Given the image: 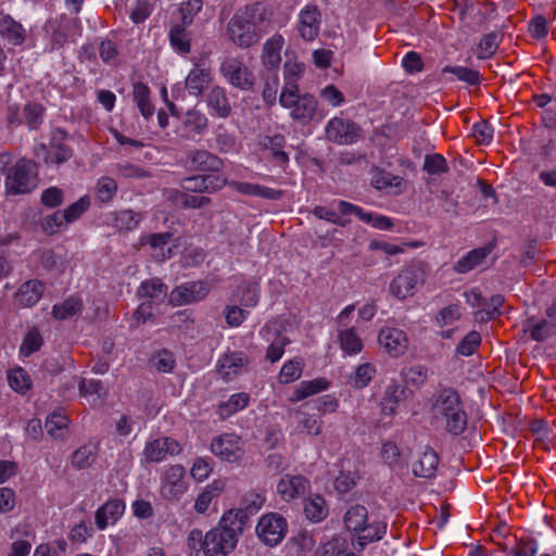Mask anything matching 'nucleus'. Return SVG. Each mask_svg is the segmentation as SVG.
Instances as JSON below:
<instances>
[{
	"label": "nucleus",
	"instance_id": "8",
	"mask_svg": "<svg viewBox=\"0 0 556 556\" xmlns=\"http://www.w3.org/2000/svg\"><path fill=\"white\" fill-rule=\"evenodd\" d=\"M295 30L300 38L306 42L314 41L321 27V11L316 4L307 3L298 13Z\"/></svg>",
	"mask_w": 556,
	"mask_h": 556
},
{
	"label": "nucleus",
	"instance_id": "24",
	"mask_svg": "<svg viewBox=\"0 0 556 556\" xmlns=\"http://www.w3.org/2000/svg\"><path fill=\"white\" fill-rule=\"evenodd\" d=\"M45 285L38 279L25 281L14 294V302L21 307H33L42 298Z\"/></svg>",
	"mask_w": 556,
	"mask_h": 556
},
{
	"label": "nucleus",
	"instance_id": "12",
	"mask_svg": "<svg viewBox=\"0 0 556 556\" xmlns=\"http://www.w3.org/2000/svg\"><path fill=\"white\" fill-rule=\"evenodd\" d=\"M378 343L393 358L403 356L408 349L407 334L395 327L381 328L378 333Z\"/></svg>",
	"mask_w": 556,
	"mask_h": 556
},
{
	"label": "nucleus",
	"instance_id": "13",
	"mask_svg": "<svg viewBox=\"0 0 556 556\" xmlns=\"http://www.w3.org/2000/svg\"><path fill=\"white\" fill-rule=\"evenodd\" d=\"M338 207L343 215H355L359 220L375 229L389 230L393 227L392 218L382 214L366 212L361 206H357L348 201H339Z\"/></svg>",
	"mask_w": 556,
	"mask_h": 556
},
{
	"label": "nucleus",
	"instance_id": "58",
	"mask_svg": "<svg viewBox=\"0 0 556 556\" xmlns=\"http://www.w3.org/2000/svg\"><path fill=\"white\" fill-rule=\"evenodd\" d=\"M481 337L477 331H470L456 346V353L462 356H471L480 345Z\"/></svg>",
	"mask_w": 556,
	"mask_h": 556
},
{
	"label": "nucleus",
	"instance_id": "42",
	"mask_svg": "<svg viewBox=\"0 0 556 556\" xmlns=\"http://www.w3.org/2000/svg\"><path fill=\"white\" fill-rule=\"evenodd\" d=\"M134 101L144 119H149L154 115V106L150 101V89L142 83L134 85Z\"/></svg>",
	"mask_w": 556,
	"mask_h": 556
},
{
	"label": "nucleus",
	"instance_id": "48",
	"mask_svg": "<svg viewBox=\"0 0 556 556\" xmlns=\"http://www.w3.org/2000/svg\"><path fill=\"white\" fill-rule=\"evenodd\" d=\"M367 518V508L362 505H354L345 513L344 523L349 530L359 532L366 526Z\"/></svg>",
	"mask_w": 556,
	"mask_h": 556
},
{
	"label": "nucleus",
	"instance_id": "28",
	"mask_svg": "<svg viewBox=\"0 0 556 556\" xmlns=\"http://www.w3.org/2000/svg\"><path fill=\"white\" fill-rule=\"evenodd\" d=\"M247 366V358L240 352L226 354L218 359V372L226 380L230 381L240 375Z\"/></svg>",
	"mask_w": 556,
	"mask_h": 556
},
{
	"label": "nucleus",
	"instance_id": "31",
	"mask_svg": "<svg viewBox=\"0 0 556 556\" xmlns=\"http://www.w3.org/2000/svg\"><path fill=\"white\" fill-rule=\"evenodd\" d=\"M490 247H481L473 249L455 263L454 269L459 274H466L475 269L476 267L480 266L490 255Z\"/></svg>",
	"mask_w": 556,
	"mask_h": 556
},
{
	"label": "nucleus",
	"instance_id": "20",
	"mask_svg": "<svg viewBox=\"0 0 556 556\" xmlns=\"http://www.w3.org/2000/svg\"><path fill=\"white\" fill-rule=\"evenodd\" d=\"M208 114L213 117L227 118L231 113V105L226 89L220 86H212L205 94Z\"/></svg>",
	"mask_w": 556,
	"mask_h": 556
},
{
	"label": "nucleus",
	"instance_id": "32",
	"mask_svg": "<svg viewBox=\"0 0 556 556\" xmlns=\"http://www.w3.org/2000/svg\"><path fill=\"white\" fill-rule=\"evenodd\" d=\"M338 343L344 355L348 356L359 354L364 348L363 341L354 327L338 330Z\"/></svg>",
	"mask_w": 556,
	"mask_h": 556
},
{
	"label": "nucleus",
	"instance_id": "17",
	"mask_svg": "<svg viewBox=\"0 0 556 556\" xmlns=\"http://www.w3.org/2000/svg\"><path fill=\"white\" fill-rule=\"evenodd\" d=\"M326 134L336 143L352 144L358 138V127L353 122L334 117L327 123Z\"/></svg>",
	"mask_w": 556,
	"mask_h": 556
},
{
	"label": "nucleus",
	"instance_id": "25",
	"mask_svg": "<svg viewBox=\"0 0 556 556\" xmlns=\"http://www.w3.org/2000/svg\"><path fill=\"white\" fill-rule=\"evenodd\" d=\"M309 482L302 476L286 475L277 483V492L283 501H292L304 494Z\"/></svg>",
	"mask_w": 556,
	"mask_h": 556
},
{
	"label": "nucleus",
	"instance_id": "23",
	"mask_svg": "<svg viewBox=\"0 0 556 556\" xmlns=\"http://www.w3.org/2000/svg\"><path fill=\"white\" fill-rule=\"evenodd\" d=\"M410 394L412 391L397 382H391L388 384L381 400L383 414L394 415Z\"/></svg>",
	"mask_w": 556,
	"mask_h": 556
},
{
	"label": "nucleus",
	"instance_id": "34",
	"mask_svg": "<svg viewBox=\"0 0 556 556\" xmlns=\"http://www.w3.org/2000/svg\"><path fill=\"white\" fill-rule=\"evenodd\" d=\"M138 295L146 299L147 302L159 303L163 302L167 295V287L159 278L143 281L139 289Z\"/></svg>",
	"mask_w": 556,
	"mask_h": 556
},
{
	"label": "nucleus",
	"instance_id": "27",
	"mask_svg": "<svg viewBox=\"0 0 556 556\" xmlns=\"http://www.w3.org/2000/svg\"><path fill=\"white\" fill-rule=\"evenodd\" d=\"M0 37L4 42L11 46H21L26 38V30L23 25L10 15L0 16Z\"/></svg>",
	"mask_w": 556,
	"mask_h": 556
},
{
	"label": "nucleus",
	"instance_id": "26",
	"mask_svg": "<svg viewBox=\"0 0 556 556\" xmlns=\"http://www.w3.org/2000/svg\"><path fill=\"white\" fill-rule=\"evenodd\" d=\"M71 27H80V22L77 18L70 20L61 16L60 21L49 22L50 34V49L62 48L68 39V30Z\"/></svg>",
	"mask_w": 556,
	"mask_h": 556
},
{
	"label": "nucleus",
	"instance_id": "56",
	"mask_svg": "<svg viewBox=\"0 0 556 556\" xmlns=\"http://www.w3.org/2000/svg\"><path fill=\"white\" fill-rule=\"evenodd\" d=\"M116 192L117 184L113 178L108 176L99 178L96 186V194L101 202H110L115 197Z\"/></svg>",
	"mask_w": 556,
	"mask_h": 556
},
{
	"label": "nucleus",
	"instance_id": "44",
	"mask_svg": "<svg viewBox=\"0 0 556 556\" xmlns=\"http://www.w3.org/2000/svg\"><path fill=\"white\" fill-rule=\"evenodd\" d=\"M265 503V497L257 492H249L247 493L242 501L241 507L232 508L231 510H237L243 513L244 517L242 518V528H244L247 520L249 517L255 513H257Z\"/></svg>",
	"mask_w": 556,
	"mask_h": 556
},
{
	"label": "nucleus",
	"instance_id": "18",
	"mask_svg": "<svg viewBox=\"0 0 556 556\" xmlns=\"http://www.w3.org/2000/svg\"><path fill=\"white\" fill-rule=\"evenodd\" d=\"M420 280V271L416 268L407 267L392 280L390 283V293L397 299H406L414 294Z\"/></svg>",
	"mask_w": 556,
	"mask_h": 556
},
{
	"label": "nucleus",
	"instance_id": "41",
	"mask_svg": "<svg viewBox=\"0 0 556 556\" xmlns=\"http://www.w3.org/2000/svg\"><path fill=\"white\" fill-rule=\"evenodd\" d=\"M286 139L282 135L264 137L262 144L268 150L279 166H285L289 162L288 154L283 151Z\"/></svg>",
	"mask_w": 556,
	"mask_h": 556
},
{
	"label": "nucleus",
	"instance_id": "64",
	"mask_svg": "<svg viewBox=\"0 0 556 556\" xmlns=\"http://www.w3.org/2000/svg\"><path fill=\"white\" fill-rule=\"evenodd\" d=\"M25 123L30 129L37 128L42 122L43 109L40 104L29 103L24 106Z\"/></svg>",
	"mask_w": 556,
	"mask_h": 556
},
{
	"label": "nucleus",
	"instance_id": "1",
	"mask_svg": "<svg viewBox=\"0 0 556 556\" xmlns=\"http://www.w3.org/2000/svg\"><path fill=\"white\" fill-rule=\"evenodd\" d=\"M431 414L435 422L448 434L460 435L467 428L468 415L456 390L443 388L431 402Z\"/></svg>",
	"mask_w": 556,
	"mask_h": 556
},
{
	"label": "nucleus",
	"instance_id": "53",
	"mask_svg": "<svg viewBox=\"0 0 556 556\" xmlns=\"http://www.w3.org/2000/svg\"><path fill=\"white\" fill-rule=\"evenodd\" d=\"M68 426V419L61 413L51 414L45 424L46 431L54 439L62 438Z\"/></svg>",
	"mask_w": 556,
	"mask_h": 556
},
{
	"label": "nucleus",
	"instance_id": "50",
	"mask_svg": "<svg viewBox=\"0 0 556 556\" xmlns=\"http://www.w3.org/2000/svg\"><path fill=\"white\" fill-rule=\"evenodd\" d=\"M81 307L80 299L71 296L64 302L53 305L51 314L55 319L63 320L79 313Z\"/></svg>",
	"mask_w": 556,
	"mask_h": 556
},
{
	"label": "nucleus",
	"instance_id": "46",
	"mask_svg": "<svg viewBox=\"0 0 556 556\" xmlns=\"http://www.w3.org/2000/svg\"><path fill=\"white\" fill-rule=\"evenodd\" d=\"M43 344V338L37 327H31L27 330L20 345V355L29 357L38 352Z\"/></svg>",
	"mask_w": 556,
	"mask_h": 556
},
{
	"label": "nucleus",
	"instance_id": "6",
	"mask_svg": "<svg viewBox=\"0 0 556 556\" xmlns=\"http://www.w3.org/2000/svg\"><path fill=\"white\" fill-rule=\"evenodd\" d=\"M255 531L263 544L275 547L285 539L288 531V522L278 513L264 514L260 517Z\"/></svg>",
	"mask_w": 556,
	"mask_h": 556
},
{
	"label": "nucleus",
	"instance_id": "37",
	"mask_svg": "<svg viewBox=\"0 0 556 556\" xmlns=\"http://www.w3.org/2000/svg\"><path fill=\"white\" fill-rule=\"evenodd\" d=\"M224 482L220 480H214L210 484H207L195 498V511L198 514L206 513L212 501L224 491Z\"/></svg>",
	"mask_w": 556,
	"mask_h": 556
},
{
	"label": "nucleus",
	"instance_id": "22",
	"mask_svg": "<svg viewBox=\"0 0 556 556\" xmlns=\"http://www.w3.org/2000/svg\"><path fill=\"white\" fill-rule=\"evenodd\" d=\"M260 334L266 341L273 339L267 349L266 358L271 363L278 362L282 357L285 348L290 343V340L287 337L277 333L276 324H266L260 330Z\"/></svg>",
	"mask_w": 556,
	"mask_h": 556
},
{
	"label": "nucleus",
	"instance_id": "14",
	"mask_svg": "<svg viewBox=\"0 0 556 556\" xmlns=\"http://www.w3.org/2000/svg\"><path fill=\"white\" fill-rule=\"evenodd\" d=\"M208 292L210 288L203 281L185 282L170 292L169 301L177 306L188 305L203 300Z\"/></svg>",
	"mask_w": 556,
	"mask_h": 556
},
{
	"label": "nucleus",
	"instance_id": "60",
	"mask_svg": "<svg viewBox=\"0 0 556 556\" xmlns=\"http://www.w3.org/2000/svg\"><path fill=\"white\" fill-rule=\"evenodd\" d=\"M313 214L319 219H325L341 227H344L349 223L345 218L346 215H343L339 208L338 212H336L325 206H316Z\"/></svg>",
	"mask_w": 556,
	"mask_h": 556
},
{
	"label": "nucleus",
	"instance_id": "11",
	"mask_svg": "<svg viewBox=\"0 0 556 556\" xmlns=\"http://www.w3.org/2000/svg\"><path fill=\"white\" fill-rule=\"evenodd\" d=\"M212 453L222 460L233 463L243 455V443L235 433H224L212 440Z\"/></svg>",
	"mask_w": 556,
	"mask_h": 556
},
{
	"label": "nucleus",
	"instance_id": "33",
	"mask_svg": "<svg viewBox=\"0 0 556 556\" xmlns=\"http://www.w3.org/2000/svg\"><path fill=\"white\" fill-rule=\"evenodd\" d=\"M439 464L438 454L432 448H426L419 459L413 464V473L420 478H431L437 471Z\"/></svg>",
	"mask_w": 556,
	"mask_h": 556
},
{
	"label": "nucleus",
	"instance_id": "10",
	"mask_svg": "<svg viewBox=\"0 0 556 556\" xmlns=\"http://www.w3.org/2000/svg\"><path fill=\"white\" fill-rule=\"evenodd\" d=\"M308 408L309 403H304L298 408L289 409V416L293 419L294 432L316 437L323 432L324 421L320 416L311 414Z\"/></svg>",
	"mask_w": 556,
	"mask_h": 556
},
{
	"label": "nucleus",
	"instance_id": "55",
	"mask_svg": "<svg viewBox=\"0 0 556 556\" xmlns=\"http://www.w3.org/2000/svg\"><path fill=\"white\" fill-rule=\"evenodd\" d=\"M184 125L195 135L202 134L207 127V117L202 112L192 109L186 113Z\"/></svg>",
	"mask_w": 556,
	"mask_h": 556
},
{
	"label": "nucleus",
	"instance_id": "3",
	"mask_svg": "<svg viewBox=\"0 0 556 556\" xmlns=\"http://www.w3.org/2000/svg\"><path fill=\"white\" fill-rule=\"evenodd\" d=\"M265 21V11L260 3L238 10L227 24L230 41L239 48H249L261 39L260 27Z\"/></svg>",
	"mask_w": 556,
	"mask_h": 556
},
{
	"label": "nucleus",
	"instance_id": "35",
	"mask_svg": "<svg viewBox=\"0 0 556 556\" xmlns=\"http://www.w3.org/2000/svg\"><path fill=\"white\" fill-rule=\"evenodd\" d=\"M329 381L325 378L302 381L292 392L290 401L300 402L308 396L326 391L329 388Z\"/></svg>",
	"mask_w": 556,
	"mask_h": 556
},
{
	"label": "nucleus",
	"instance_id": "61",
	"mask_svg": "<svg viewBox=\"0 0 556 556\" xmlns=\"http://www.w3.org/2000/svg\"><path fill=\"white\" fill-rule=\"evenodd\" d=\"M498 47V36L494 33L485 35L478 45L477 55L479 59L492 56Z\"/></svg>",
	"mask_w": 556,
	"mask_h": 556
},
{
	"label": "nucleus",
	"instance_id": "52",
	"mask_svg": "<svg viewBox=\"0 0 556 556\" xmlns=\"http://www.w3.org/2000/svg\"><path fill=\"white\" fill-rule=\"evenodd\" d=\"M9 386L18 393H25L31 386L28 374L21 367L11 369L8 372Z\"/></svg>",
	"mask_w": 556,
	"mask_h": 556
},
{
	"label": "nucleus",
	"instance_id": "49",
	"mask_svg": "<svg viewBox=\"0 0 556 556\" xmlns=\"http://www.w3.org/2000/svg\"><path fill=\"white\" fill-rule=\"evenodd\" d=\"M304 514L313 522H320L328 515V508L324 497L316 495L305 502Z\"/></svg>",
	"mask_w": 556,
	"mask_h": 556
},
{
	"label": "nucleus",
	"instance_id": "15",
	"mask_svg": "<svg viewBox=\"0 0 556 556\" xmlns=\"http://www.w3.org/2000/svg\"><path fill=\"white\" fill-rule=\"evenodd\" d=\"M213 72L204 62H197L185 78V87L190 96L200 97L210 88Z\"/></svg>",
	"mask_w": 556,
	"mask_h": 556
},
{
	"label": "nucleus",
	"instance_id": "40",
	"mask_svg": "<svg viewBox=\"0 0 556 556\" xmlns=\"http://www.w3.org/2000/svg\"><path fill=\"white\" fill-rule=\"evenodd\" d=\"M172 235L168 232L153 233L149 237L148 242L153 249V257L160 262L170 258L173 248L168 245Z\"/></svg>",
	"mask_w": 556,
	"mask_h": 556
},
{
	"label": "nucleus",
	"instance_id": "21",
	"mask_svg": "<svg viewBox=\"0 0 556 556\" xmlns=\"http://www.w3.org/2000/svg\"><path fill=\"white\" fill-rule=\"evenodd\" d=\"M180 452V445L169 438H156L146 443L143 455L148 462H162L167 454L176 455Z\"/></svg>",
	"mask_w": 556,
	"mask_h": 556
},
{
	"label": "nucleus",
	"instance_id": "9",
	"mask_svg": "<svg viewBox=\"0 0 556 556\" xmlns=\"http://www.w3.org/2000/svg\"><path fill=\"white\" fill-rule=\"evenodd\" d=\"M185 468L181 465H174L166 469L162 482L161 494L170 502H178L188 490L185 481Z\"/></svg>",
	"mask_w": 556,
	"mask_h": 556
},
{
	"label": "nucleus",
	"instance_id": "39",
	"mask_svg": "<svg viewBox=\"0 0 556 556\" xmlns=\"http://www.w3.org/2000/svg\"><path fill=\"white\" fill-rule=\"evenodd\" d=\"M387 532V525L384 522H374L365 526L356 538L354 543L355 548L363 551L365 546L374 541H379Z\"/></svg>",
	"mask_w": 556,
	"mask_h": 556
},
{
	"label": "nucleus",
	"instance_id": "54",
	"mask_svg": "<svg viewBox=\"0 0 556 556\" xmlns=\"http://www.w3.org/2000/svg\"><path fill=\"white\" fill-rule=\"evenodd\" d=\"M443 74H452L458 80L464 81L470 86L478 85L480 83V75L477 71L466 66H445L442 70Z\"/></svg>",
	"mask_w": 556,
	"mask_h": 556
},
{
	"label": "nucleus",
	"instance_id": "16",
	"mask_svg": "<svg viewBox=\"0 0 556 556\" xmlns=\"http://www.w3.org/2000/svg\"><path fill=\"white\" fill-rule=\"evenodd\" d=\"M227 178L218 174L194 175L181 180V187L188 192L212 193L223 189Z\"/></svg>",
	"mask_w": 556,
	"mask_h": 556
},
{
	"label": "nucleus",
	"instance_id": "2",
	"mask_svg": "<svg viewBox=\"0 0 556 556\" xmlns=\"http://www.w3.org/2000/svg\"><path fill=\"white\" fill-rule=\"evenodd\" d=\"M243 513L227 510L216 527L204 534V556H229L243 532Z\"/></svg>",
	"mask_w": 556,
	"mask_h": 556
},
{
	"label": "nucleus",
	"instance_id": "59",
	"mask_svg": "<svg viewBox=\"0 0 556 556\" xmlns=\"http://www.w3.org/2000/svg\"><path fill=\"white\" fill-rule=\"evenodd\" d=\"M302 375V364L300 361H289L283 364L279 372L281 383L288 384L298 380Z\"/></svg>",
	"mask_w": 556,
	"mask_h": 556
},
{
	"label": "nucleus",
	"instance_id": "47",
	"mask_svg": "<svg viewBox=\"0 0 556 556\" xmlns=\"http://www.w3.org/2000/svg\"><path fill=\"white\" fill-rule=\"evenodd\" d=\"M188 25H175L170 28L168 38L174 51L186 54L190 51V37L186 30Z\"/></svg>",
	"mask_w": 556,
	"mask_h": 556
},
{
	"label": "nucleus",
	"instance_id": "29",
	"mask_svg": "<svg viewBox=\"0 0 556 556\" xmlns=\"http://www.w3.org/2000/svg\"><path fill=\"white\" fill-rule=\"evenodd\" d=\"M187 164L190 168L203 172H219L223 167V161L207 152L195 150L191 151L187 156Z\"/></svg>",
	"mask_w": 556,
	"mask_h": 556
},
{
	"label": "nucleus",
	"instance_id": "4",
	"mask_svg": "<svg viewBox=\"0 0 556 556\" xmlns=\"http://www.w3.org/2000/svg\"><path fill=\"white\" fill-rule=\"evenodd\" d=\"M279 103L282 108L289 110L292 119L302 125L308 124L317 114L318 102L309 93H300L298 84L283 86Z\"/></svg>",
	"mask_w": 556,
	"mask_h": 556
},
{
	"label": "nucleus",
	"instance_id": "38",
	"mask_svg": "<svg viewBox=\"0 0 556 556\" xmlns=\"http://www.w3.org/2000/svg\"><path fill=\"white\" fill-rule=\"evenodd\" d=\"M250 403V395L245 392L231 394L227 401L218 405V415L226 419L238 412L243 410Z\"/></svg>",
	"mask_w": 556,
	"mask_h": 556
},
{
	"label": "nucleus",
	"instance_id": "30",
	"mask_svg": "<svg viewBox=\"0 0 556 556\" xmlns=\"http://www.w3.org/2000/svg\"><path fill=\"white\" fill-rule=\"evenodd\" d=\"M283 43L285 39L280 34H275L264 42L262 62L266 68L276 70L279 67Z\"/></svg>",
	"mask_w": 556,
	"mask_h": 556
},
{
	"label": "nucleus",
	"instance_id": "51",
	"mask_svg": "<svg viewBox=\"0 0 556 556\" xmlns=\"http://www.w3.org/2000/svg\"><path fill=\"white\" fill-rule=\"evenodd\" d=\"M404 382L414 387H421L428 378V370L424 365H413L401 370Z\"/></svg>",
	"mask_w": 556,
	"mask_h": 556
},
{
	"label": "nucleus",
	"instance_id": "7",
	"mask_svg": "<svg viewBox=\"0 0 556 556\" xmlns=\"http://www.w3.org/2000/svg\"><path fill=\"white\" fill-rule=\"evenodd\" d=\"M219 72L229 85L240 90H249L254 85L253 74L238 58H225L220 63Z\"/></svg>",
	"mask_w": 556,
	"mask_h": 556
},
{
	"label": "nucleus",
	"instance_id": "5",
	"mask_svg": "<svg viewBox=\"0 0 556 556\" xmlns=\"http://www.w3.org/2000/svg\"><path fill=\"white\" fill-rule=\"evenodd\" d=\"M37 187V170L35 163L20 159L5 175V190L10 194L28 193Z\"/></svg>",
	"mask_w": 556,
	"mask_h": 556
},
{
	"label": "nucleus",
	"instance_id": "62",
	"mask_svg": "<svg viewBox=\"0 0 556 556\" xmlns=\"http://www.w3.org/2000/svg\"><path fill=\"white\" fill-rule=\"evenodd\" d=\"M556 324L547 317L538 321L531 328V337L536 341H543L555 332Z\"/></svg>",
	"mask_w": 556,
	"mask_h": 556
},
{
	"label": "nucleus",
	"instance_id": "36",
	"mask_svg": "<svg viewBox=\"0 0 556 556\" xmlns=\"http://www.w3.org/2000/svg\"><path fill=\"white\" fill-rule=\"evenodd\" d=\"M79 393L91 406H100L106 391L100 380L84 379L79 383Z\"/></svg>",
	"mask_w": 556,
	"mask_h": 556
},
{
	"label": "nucleus",
	"instance_id": "63",
	"mask_svg": "<svg viewBox=\"0 0 556 556\" xmlns=\"http://www.w3.org/2000/svg\"><path fill=\"white\" fill-rule=\"evenodd\" d=\"M90 206L89 195H83L76 202L71 204L66 210L62 211L68 223L76 220Z\"/></svg>",
	"mask_w": 556,
	"mask_h": 556
},
{
	"label": "nucleus",
	"instance_id": "45",
	"mask_svg": "<svg viewBox=\"0 0 556 556\" xmlns=\"http://www.w3.org/2000/svg\"><path fill=\"white\" fill-rule=\"evenodd\" d=\"M376 375V368L370 363H363L355 367L349 377V383L355 389L367 387Z\"/></svg>",
	"mask_w": 556,
	"mask_h": 556
},
{
	"label": "nucleus",
	"instance_id": "43",
	"mask_svg": "<svg viewBox=\"0 0 556 556\" xmlns=\"http://www.w3.org/2000/svg\"><path fill=\"white\" fill-rule=\"evenodd\" d=\"M401 178L383 169L375 168L371 172V185L375 189L391 192L401 184Z\"/></svg>",
	"mask_w": 556,
	"mask_h": 556
},
{
	"label": "nucleus",
	"instance_id": "19",
	"mask_svg": "<svg viewBox=\"0 0 556 556\" xmlns=\"http://www.w3.org/2000/svg\"><path fill=\"white\" fill-rule=\"evenodd\" d=\"M126 504L123 500L112 498L101 505L94 514V522L99 530L115 525L124 515Z\"/></svg>",
	"mask_w": 556,
	"mask_h": 556
},
{
	"label": "nucleus",
	"instance_id": "57",
	"mask_svg": "<svg viewBox=\"0 0 556 556\" xmlns=\"http://www.w3.org/2000/svg\"><path fill=\"white\" fill-rule=\"evenodd\" d=\"M348 549L345 539L337 536L324 543L317 551V556H340Z\"/></svg>",
	"mask_w": 556,
	"mask_h": 556
}]
</instances>
